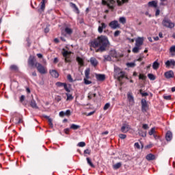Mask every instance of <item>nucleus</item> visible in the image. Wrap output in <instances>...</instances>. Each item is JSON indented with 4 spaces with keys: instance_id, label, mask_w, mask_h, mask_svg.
<instances>
[{
    "instance_id": "nucleus-1",
    "label": "nucleus",
    "mask_w": 175,
    "mask_h": 175,
    "mask_svg": "<svg viewBox=\"0 0 175 175\" xmlns=\"http://www.w3.org/2000/svg\"><path fill=\"white\" fill-rule=\"evenodd\" d=\"M90 47H99L96 50V53H99V51H105L106 50V47L110 44L109 42V38L106 37V36H100L96 39H94L90 42Z\"/></svg>"
},
{
    "instance_id": "nucleus-2",
    "label": "nucleus",
    "mask_w": 175,
    "mask_h": 175,
    "mask_svg": "<svg viewBox=\"0 0 175 175\" xmlns=\"http://www.w3.org/2000/svg\"><path fill=\"white\" fill-rule=\"evenodd\" d=\"M35 67L40 75H46V73H47V68L42 65V64L36 62Z\"/></svg>"
},
{
    "instance_id": "nucleus-3",
    "label": "nucleus",
    "mask_w": 175,
    "mask_h": 175,
    "mask_svg": "<svg viewBox=\"0 0 175 175\" xmlns=\"http://www.w3.org/2000/svg\"><path fill=\"white\" fill-rule=\"evenodd\" d=\"M162 25L163 27H165V28H170L172 29V28H174L175 23L172 22V21L167 18H165L162 21Z\"/></svg>"
},
{
    "instance_id": "nucleus-4",
    "label": "nucleus",
    "mask_w": 175,
    "mask_h": 175,
    "mask_svg": "<svg viewBox=\"0 0 175 175\" xmlns=\"http://www.w3.org/2000/svg\"><path fill=\"white\" fill-rule=\"evenodd\" d=\"M72 54V52L70 51H68L65 49H63V52H62V55L63 57H64V61L65 62L68 63V62H70V58L69 57V56Z\"/></svg>"
},
{
    "instance_id": "nucleus-5",
    "label": "nucleus",
    "mask_w": 175,
    "mask_h": 175,
    "mask_svg": "<svg viewBox=\"0 0 175 175\" xmlns=\"http://www.w3.org/2000/svg\"><path fill=\"white\" fill-rule=\"evenodd\" d=\"M120 131L122 133H128V132L131 131V126H129L128 124H124L122 126Z\"/></svg>"
},
{
    "instance_id": "nucleus-6",
    "label": "nucleus",
    "mask_w": 175,
    "mask_h": 175,
    "mask_svg": "<svg viewBox=\"0 0 175 175\" xmlns=\"http://www.w3.org/2000/svg\"><path fill=\"white\" fill-rule=\"evenodd\" d=\"M109 27L112 29H117V28H120V24L118 21H113L109 23Z\"/></svg>"
},
{
    "instance_id": "nucleus-7",
    "label": "nucleus",
    "mask_w": 175,
    "mask_h": 175,
    "mask_svg": "<svg viewBox=\"0 0 175 175\" xmlns=\"http://www.w3.org/2000/svg\"><path fill=\"white\" fill-rule=\"evenodd\" d=\"M142 103V111H147L148 110V105L147 104V100L146 99H142L141 101Z\"/></svg>"
},
{
    "instance_id": "nucleus-8",
    "label": "nucleus",
    "mask_w": 175,
    "mask_h": 175,
    "mask_svg": "<svg viewBox=\"0 0 175 175\" xmlns=\"http://www.w3.org/2000/svg\"><path fill=\"white\" fill-rule=\"evenodd\" d=\"M127 99L131 105H133L135 103V99L133 98V94L132 93L129 92L127 94Z\"/></svg>"
},
{
    "instance_id": "nucleus-9",
    "label": "nucleus",
    "mask_w": 175,
    "mask_h": 175,
    "mask_svg": "<svg viewBox=\"0 0 175 175\" xmlns=\"http://www.w3.org/2000/svg\"><path fill=\"white\" fill-rule=\"evenodd\" d=\"M144 42V38L138 37L135 40V46H138L139 47H142L143 46V42Z\"/></svg>"
},
{
    "instance_id": "nucleus-10",
    "label": "nucleus",
    "mask_w": 175,
    "mask_h": 175,
    "mask_svg": "<svg viewBox=\"0 0 175 175\" xmlns=\"http://www.w3.org/2000/svg\"><path fill=\"white\" fill-rule=\"evenodd\" d=\"M164 76L165 79H173L174 77V72L172 70L167 71L165 72Z\"/></svg>"
},
{
    "instance_id": "nucleus-11",
    "label": "nucleus",
    "mask_w": 175,
    "mask_h": 175,
    "mask_svg": "<svg viewBox=\"0 0 175 175\" xmlns=\"http://www.w3.org/2000/svg\"><path fill=\"white\" fill-rule=\"evenodd\" d=\"M172 139L173 133H172V131H168L165 135V139L167 140V142H171Z\"/></svg>"
},
{
    "instance_id": "nucleus-12",
    "label": "nucleus",
    "mask_w": 175,
    "mask_h": 175,
    "mask_svg": "<svg viewBox=\"0 0 175 175\" xmlns=\"http://www.w3.org/2000/svg\"><path fill=\"white\" fill-rule=\"evenodd\" d=\"M47 0H42L40 3V9L38 10V12L40 13H42V12H44V9H46V1Z\"/></svg>"
},
{
    "instance_id": "nucleus-13",
    "label": "nucleus",
    "mask_w": 175,
    "mask_h": 175,
    "mask_svg": "<svg viewBox=\"0 0 175 175\" xmlns=\"http://www.w3.org/2000/svg\"><path fill=\"white\" fill-rule=\"evenodd\" d=\"M107 25L105 23H102L100 25L98 26V31L99 33H102L103 32V29H106Z\"/></svg>"
},
{
    "instance_id": "nucleus-14",
    "label": "nucleus",
    "mask_w": 175,
    "mask_h": 175,
    "mask_svg": "<svg viewBox=\"0 0 175 175\" xmlns=\"http://www.w3.org/2000/svg\"><path fill=\"white\" fill-rule=\"evenodd\" d=\"M35 57L30 55L28 59V65L35 66Z\"/></svg>"
},
{
    "instance_id": "nucleus-15",
    "label": "nucleus",
    "mask_w": 175,
    "mask_h": 175,
    "mask_svg": "<svg viewBox=\"0 0 175 175\" xmlns=\"http://www.w3.org/2000/svg\"><path fill=\"white\" fill-rule=\"evenodd\" d=\"M116 79H117L119 81H121L124 77H125V72L124 71L120 72L118 75H116Z\"/></svg>"
},
{
    "instance_id": "nucleus-16",
    "label": "nucleus",
    "mask_w": 175,
    "mask_h": 175,
    "mask_svg": "<svg viewBox=\"0 0 175 175\" xmlns=\"http://www.w3.org/2000/svg\"><path fill=\"white\" fill-rule=\"evenodd\" d=\"M50 75H51L52 77H55V79H57L59 77V74H58V72L55 70H51L49 71Z\"/></svg>"
},
{
    "instance_id": "nucleus-17",
    "label": "nucleus",
    "mask_w": 175,
    "mask_h": 175,
    "mask_svg": "<svg viewBox=\"0 0 175 175\" xmlns=\"http://www.w3.org/2000/svg\"><path fill=\"white\" fill-rule=\"evenodd\" d=\"M12 122L14 124H21L23 123V118L21 117H15L12 119Z\"/></svg>"
},
{
    "instance_id": "nucleus-18",
    "label": "nucleus",
    "mask_w": 175,
    "mask_h": 175,
    "mask_svg": "<svg viewBox=\"0 0 175 175\" xmlns=\"http://www.w3.org/2000/svg\"><path fill=\"white\" fill-rule=\"evenodd\" d=\"M96 77L97 80H98V81H103L106 79V77L105 76V75H100V74L96 75Z\"/></svg>"
},
{
    "instance_id": "nucleus-19",
    "label": "nucleus",
    "mask_w": 175,
    "mask_h": 175,
    "mask_svg": "<svg viewBox=\"0 0 175 175\" xmlns=\"http://www.w3.org/2000/svg\"><path fill=\"white\" fill-rule=\"evenodd\" d=\"M70 5L74 9V12H76L77 14L80 13V10H79V8H77V5L73 3H70Z\"/></svg>"
},
{
    "instance_id": "nucleus-20",
    "label": "nucleus",
    "mask_w": 175,
    "mask_h": 175,
    "mask_svg": "<svg viewBox=\"0 0 175 175\" xmlns=\"http://www.w3.org/2000/svg\"><path fill=\"white\" fill-rule=\"evenodd\" d=\"M165 65L167 67H169L172 65V66H175V61L174 59L167 60L165 62Z\"/></svg>"
},
{
    "instance_id": "nucleus-21",
    "label": "nucleus",
    "mask_w": 175,
    "mask_h": 175,
    "mask_svg": "<svg viewBox=\"0 0 175 175\" xmlns=\"http://www.w3.org/2000/svg\"><path fill=\"white\" fill-rule=\"evenodd\" d=\"M90 64L92 66H96L98 65V60L95 57H91Z\"/></svg>"
},
{
    "instance_id": "nucleus-22",
    "label": "nucleus",
    "mask_w": 175,
    "mask_h": 175,
    "mask_svg": "<svg viewBox=\"0 0 175 175\" xmlns=\"http://www.w3.org/2000/svg\"><path fill=\"white\" fill-rule=\"evenodd\" d=\"M148 5L151 8H157V6H158V3L155 1H149Z\"/></svg>"
},
{
    "instance_id": "nucleus-23",
    "label": "nucleus",
    "mask_w": 175,
    "mask_h": 175,
    "mask_svg": "<svg viewBox=\"0 0 175 175\" xmlns=\"http://www.w3.org/2000/svg\"><path fill=\"white\" fill-rule=\"evenodd\" d=\"M120 72H122V71L121 70V69H120V68H118L117 66L114 67V76H115V77L116 76H118V75H120Z\"/></svg>"
},
{
    "instance_id": "nucleus-24",
    "label": "nucleus",
    "mask_w": 175,
    "mask_h": 175,
    "mask_svg": "<svg viewBox=\"0 0 175 175\" xmlns=\"http://www.w3.org/2000/svg\"><path fill=\"white\" fill-rule=\"evenodd\" d=\"M147 161H154L155 159V155L150 153L146 156Z\"/></svg>"
},
{
    "instance_id": "nucleus-25",
    "label": "nucleus",
    "mask_w": 175,
    "mask_h": 175,
    "mask_svg": "<svg viewBox=\"0 0 175 175\" xmlns=\"http://www.w3.org/2000/svg\"><path fill=\"white\" fill-rule=\"evenodd\" d=\"M141 49H142V46L135 45V47L133 49L132 51H133V53L137 54V53H139V51H140Z\"/></svg>"
},
{
    "instance_id": "nucleus-26",
    "label": "nucleus",
    "mask_w": 175,
    "mask_h": 175,
    "mask_svg": "<svg viewBox=\"0 0 175 175\" xmlns=\"http://www.w3.org/2000/svg\"><path fill=\"white\" fill-rule=\"evenodd\" d=\"M64 31L66 32V33H67V35H71L72 33H73V30L68 27L64 29Z\"/></svg>"
},
{
    "instance_id": "nucleus-27",
    "label": "nucleus",
    "mask_w": 175,
    "mask_h": 175,
    "mask_svg": "<svg viewBox=\"0 0 175 175\" xmlns=\"http://www.w3.org/2000/svg\"><path fill=\"white\" fill-rule=\"evenodd\" d=\"M152 68L154 70H157V69L159 68V64L158 62V61H155L153 64H152Z\"/></svg>"
},
{
    "instance_id": "nucleus-28",
    "label": "nucleus",
    "mask_w": 175,
    "mask_h": 175,
    "mask_svg": "<svg viewBox=\"0 0 175 175\" xmlns=\"http://www.w3.org/2000/svg\"><path fill=\"white\" fill-rule=\"evenodd\" d=\"M138 135L139 136H142V137H146V136H147V132L146 131H143L142 130H139Z\"/></svg>"
},
{
    "instance_id": "nucleus-29",
    "label": "nucleus",
    "mask_w": 175,
    "mask_h": 175,
    "mask_svg": "<svg viewBox=\"0 0 175 175\" xmlns=\"http://www.w3.org/2000/svg\"><path fill=\"white\" fill-rule=\"evenodd\" d=\"M109 55L111 57H113V58H117V52L116 51V50H111L109 52Z\"/></svg>"
},
{
    "instance_id": "nucleus-30",
    "label": "nucleus",
    "mask_w": 175,
    "mask_h": 175,
    "mask_svg": "<svg viewBox=\"0 0 175 175\" xmlns=\"http://www.w3.org/2000/svg\"><path fill=\"white\" fill-rule=\"evenodd\" d=\"M30 106L33 107V109H38V105H36V101L32 100L30 103Z\"/></svg>"
},
{
    "instance_id": "nucleus-31",
    "label": "nucleus",
    "mask_w": 175,
    "mask_h": 175,
    "mask_svg": "<svg viewBox=\"0 0 175 175\" xmlns=\"http://www.w3.org/2000/svg\"><path fill=\"white\" fill-rule=\"evenodd\" d=\"M80 126L77 124H72L70 125V129H73L74 131H77V129H79Z\"/></svg>"
},
{
    "instance_id": "nucleus-32",
    "label": "nucleus",
    "mask_w": 175,
    "mask_h": 175,
    "mask_svg": "<svg viewBox=\"0 0 175 175\" xmlns=\"http://www.w3.org/2000/svg\"><path fill=\"white\" fill-rule=\"evenodd\" d=\"M90 68H87L85 70V79H90Z\"/></svg>"
},
{
    "instance_id": "nucleus-33",
    "label": "nucleus",
    "mask_w": 175,
    "mask_h": 175,
    "mask_svg": "<svg viewBox=\"0 0 175 175\" xmlns=\"http://www.w3.org/2000/svg\"><path fill=\"white\" fill-rule=\"evenodd\" d=\"M121 166H122V163H121V162H119V163H117L116 164H114L113 165V169L117 170V169H120Z\"/></svg>"
},
{
    "instance_id": "nucleus-34",
    "label": "nucleus",
    "mask_w": 175,
    "mask_h": 175,
    "mask_svg": "<svg viewBox=\"0 0 175 175\" xmlns=\"http://www.w3.org/2000/svg\"><path fill=\"white\" fill-rule=\"evenodd\" d=\"M87 163L89 164V165L91 167H95V165H94V163H92V161H91V159L89 157L86 158Z\"/></svg>"
},
{
    "instance_id": "nucleus-35",
    "label": "nucleus",
    "mask_w": 175,
    "mask_h": 175,
    "mask_svg": "<svg viewBox=\"0 0 175 175\" xmlns=\"http://www.w3.org/2000/svg\"><path fill=\"white\" fill-rule=\"evenodd\" d=\"M77 61L81 65V66H83L84 65V62L83 61V59H81L79 57H77Z\"/></svg>"
},
{
    "instance_id": "nucleus-36",
    "label": "nucleus",
    "mask_w": 175,
    "mask_h": 175,
    "mask_svg": "<svg viewBox=\"0 0 175 175\" xmlns=\"http://www.w3.org/2000/svg\"><path fill=\"white\" fill-rule=\"evenodd\" d=\"M10 70H14V72H17L18 70V67L16 65H12L10 67Z\"/></svg>"
},
{
    "instance_id": "nucleus-37",
    "label": "nucleus",
    "mask_w": 175,
    "mask_h": 175,
    "mask_svg": "<svg viewBox=\"0 0 175 175\" xmlns=\"http://www.w3.org/2000/svg\"><path fill=\"white\" fill-rule=\"evenodd\" d=\"M66 95L67 96L66 100H73V96L69 93H66Z\"/></svg>"
},
{
    "instance_id": "nucleus-38",
    "label": "nucleus",
    "mask_w": 175,
    "mask_h": 175,
    "mask_svg": "<svg viewBox=\"0 0 175 175\" xmlns=\"http://www.w3.org/2000/svg\"><path fill=\"white\" fill-rule=\"evenodd\" d=\"M109 2H111V3H113V2H114V1H113V0H103L102 4L103 5H109Z\"/></svg>"
},
{
    "instance_id": "nucleus-39",
    "label": "nucleus",
    "mask_w": 175,
    "mask_h": 175,
    "mask_svg": "<svg viewBox=\"0 0 175 175\" xmlns=\"http://www.w3.org/2000/svg\"><path fill=\"white\" fill-rule=\"evenodd\" d=\"M95 96H96V94L92 93V92H90L88 94V99H92V98H95Z\"/></svg>"
},
{
    "instance_id": "nucleus-40",
    "label": "nucleus",
    "mask_w": 175,
    "mask_h": 175,
    "mask_svg": "<svg viewBox=\"0 0 175 175\" xmlns=\"http://www.w3.org/2000/svg\"><path fill=\"white\" fill-rule=\"evenodd\" d=\"M83 81H84V83L86 84V85H88L92 83V82L91 81H89L88 79L87 78H84Z\"/></svg>"
},
{
    "instance_id": "nucleus-41",
    "label": "nucleus",
    "mask_w": 175,
    "mask_h": 175,
    "mask_svg": "<svg viewBox=\"0 0 175 175\" xmlns=\"http://www.w3.org/2000/svg\"><path fill=\"white\" fill-rule=\"evenodd\" d=\"M150 136H152L154 133H155V127L152 128L150 131L148 132Z\"/></svg>"
},
{
    "instance_id": "nucleus-42",
    "label": "nucleus",
    "mask_w": 175,
    "mask_h": 175,
    "mask_svg": "<svg viewBox=\"0 0 175 175\" xmlns=\"http://www.w3.org/2000/svg\"><path fill=\"white\" fill-rule=\"evenodd\" d=\"M119 21L120 23H121L122 24H125L126 23V19H125L124 17H120L119 18Z\"/></svg>"
},
{
    "instance_id": "nucleus-43",
    "label": "nucleus",
    "mask_w": 175,
    "mask_h": 175,
    "mask_svg": "<svg viewBox=\"0 0 175 175\" xmlns=\"http://www.w3.org/2000/svg\"><path fill=\"white\" fill-rule=\"evenodd\" d=\"M136 66V64L133 62L126 64V66H128V68H134V66Z\"/></svg>"
},
{
    "instance_id": "nucleus-44",
    "label": "nucleus",
    "mask_w": 175,
    "mask_h": 175,
    "mask_svg": "<svg viewBox=\"0 0 175 175\" xmlns=\"http://www.w3.org/2000/svg\"><path fill=\"white\" fill-rule=\"evenodd\" d=\"M148 77L150 80H155V76L153 74H148Z\"/></svg>"
},
{
    "instance_id": "nucleus-45",
    "label": "nucleus",
    "mask_w": 175,
    "mask_h": 175,
    "mask_svg": "<svg viewBox=\"0 0 175 175\" xmlns=\"http://www.w3.org/2000/svg\"><path fill=\"white\" fill-rule=\"evenodd\" d=\"M139 94H141L142 96H148V93L143 92L142 90H139Z\"/></svg>"
},
{
    "instance_id": "nucleus-46",
    "label": "nucleus",
    "mask_w": 175,
    "mask_h": 175,
    "mask_svg": "<svg viewBox=\"0 0 175 175\" xmlns=\"http://www.w3.org/2000/svg\"><path fill=\"white\" fill-rule=\"evenodd\" d=\"M78 147H85V142H81L77 144Z\"/></svg>"
},
{
    "instance_id": "nucleus-47",
    "label": "nucleus",
    "mask_w": 175,
    "mask_h": 175,
    "mask_svg": "<svg viewBox=\"0 0 175 175\" xmlns=\"http://www.w3.org/2000/svg\"><path fill=\"white\" fill-rule=\"evenodd\" d=\"M104 58H105V61H111V55H105Z\"/></svg>"
},
{
    "instance_id": "nucleus-48",
    "label": "nucleus",
    "mask_w": 175,
    "mask_h": 175,
    "mask_svg": "<svg viewBox=\"0 0 175 175\" xmlns=\"http://www.w3.org/2000/svg\"><path fill=\"white\" fill-rule=\"evenodd\" d=\"M56 85L57 87H64V85H65V83L57 82Z\"/></svg>"
},
{
    "instance_id": "nucleus-49",
    "label": "nucleus",
    "mask_w": 175,
    "mask_h": 175,
    "mask_svg": "<svg viewBox=\"0 0 175 175\" xmlns=\"http://www.w3.org/2000/svg\"><path fill=\"white\" fill-rule=\"evenodd\" d=\"M110 107V103H107L105 105L103 109L104 110H107Z\"/></svg>"
},
{
    "instance_id": "nucleus-50",
    "label": "nucleus",
    "mask_w": 175,
    "mask_h": 175,
    "mask_svg": "<svg viewBox=\"0 0 175 175\" xmlns=\"http://www.w3.org/2000/svg\"><path fill=\"white\" fill-rule=\"evenodd\" d=\"M120 33H121V31L120 30H117L116 31H115L114 33L115 38H117V36H119Z\"/></svg>"
},
{
    "instance_id": "nucleus-51",
    "label": "nucleus",
    "mask_w": 175,
    "mask_h": 175,
    "mask_svg": "<svg viewBox=\"0 0 175 175\" xmlns=\"http://www.w3.org/2000/svg\"><path fill=\"white\" fill-rule=\"evenodd\" d=\"M139 78L140 80H146V77L144 75H139Z\"/></svg>"
},
{
    "instance_id": "nucleus-52",
    "label": "nucleus",
    "mask_w": 175,
    "mask_h": 175,
    "mask_svg": "<svg viewBox=\"0 0 175 175\" xmlns=\"http://www.w3.org/2000/svg\"><path fill=\"white\" fill-rule=\"evenodd\" d=\"M67 79H68V80H69V81H70V83H72V82H73V79H72V75H68Z\"/></svg>"
},
{
    "instance_id": "nucleus-53",
    "label": "nucleus",
    "mask_w": 175,
    "mask_h": 175,
    "mask_svg": "<svg viewBox=\"0 0 175 175\" xmlns=\"http://www.w3.org/2000/svg\"><path fill=\"white\" fill-rule=\"evenodd\" d=\"M134 147H135V148H137L138 150H140V144H139V142L135 143Z\"/></svg>"
},
{
    "instance_id": "nucleus-54",
    "label": "nucleus",
    "mask_w": 175,
    "mask_h": 175,
    "mask_svg": "<svg viewBox=\"0 0 175 175\" xmlns=\"http://www.w3.org/2000/svg\"><path fill=\"white\" fill-rule=\"evenodd\" d=\"M163 98H164V99H165V100H170V99H172V96H170V95L164 96Z\"/></svg>"
},
{
    "instance_id": "nucleus-55",
    "label": "nucleus",
    "mask_w": 175,
    "mask_h": 175,
    "mask_svg": "<svg viewBox=\"0 0 175 175\" xmlns=\"http://www.w3.org/2000/svg\"><path fill=\"white\" fill-rule=\"evenodd\" d=\"M120 139H126V135L125 134H120L119 135Z\"/></svg>"
},
{
    "instance_id": "nucleus-56",
    "label": "nucleus",
    "mask_w": 175,
    "mask_h": 175,
    "mask_svg": "<svg viewBox=\"0 0 175 175\" xmlns=\"http://www.w3.org/2000/svg\"><path fill=\"white\" fill-rule=\"evenodd\" d=\"M64 88L67 92H70V90L68 88V85H66V83L64 84Z\"/></svg>"
},
{
    "instance_id": "nucleus-57",
    "label": "nucleus",
    "mask_w": 175,
    "mask_h": 175,
    "mask_svg": "<svg viewBox=\"0 0 175 175\" xmlns=\"http://www.w3.org/2000/svg\"><path fill=\"white\" fill-rule=\"evenodd\" d=\"M170 53H175V46H172L170 49Z\"/></svg>"
},
{
    "instance_id": "nucleus-58",
    "label": "nucleus",
    "mask_w": 175,
    "mask_h": 175,
    "mask_svg": "<svg viewBox=\"0 0 175 175\" xmlns=\"http://www.w3.org/2000/svg\"><path fill=\"white\" fill-rule=\"evenodd\" d=\"M84 154H88V155H90L91 154V150H90L89 149H86L84 150Z\"/></svg>"
},
{
    "instance_id": "nucleus-59",
    "label": "nucleus",
    "mask_w": 175,
    "mask_h": 175,
    "mask_svg": "<svg viewBox=\"0 0 175 175\" xmlns=\"http://www.w3.org/2000/svg\"><path fill=\"white\" fill-rule=\"evenodd\" d=\"M142 128H143V129H148V124H144L143 125H142Z\"/></svg>"
},
{
    "instance_id": "nucleus-60",
    "label": "nucleus",
    "mask_w": 175,
    "mask_h": 175,
    "mask_svg": "<svg viewBox=\"0 0 175 175\" xmlns=\"http://www.w3.org/2000/svg\"><path fill=\"white\" fill-rule=\"evenodd\" d=\"M65 116H70V110L68 109L66 112H64Z\"/></svg>"
},
{
    "instance_id": "nucleus-61",
    "label": "nucleus",
    "mask_w": 175,
    "mask_h": 175,
    "mask_svg": "<svg viewBox=\"0 0 175 175\" xmlns=\"http://www.w3.org/2000/svg\"><path fill=\"white\" fill-rule=\"evenodd\" d=\"M94 113H95V111H91V112L87 113L86 116H87L88 117H90V116H92V115L94 114Z\"/></svg>"
},
{
    "instance_id": "nucleus-62",
    "label": "nucleus",
    "mask_w": 175,
    "mask_h": 175,
    "mask_svg": "<svg viewBox=\"0 0 175 175\" xmlns=\"http://www.w3.org/2000/svg\"><path fill=\"white\" fill-rule=\"evenodd\" d=\"M25 100V96L22 95V96H21V98H20V100H21V102H24Z\"/></svg>"
},
{
    "instance_id": "nucleus-63",
    "label": "nucleus",
    "mask_w": 175,
    "mask_h": 175,
    "mask_svg": "<svg viewBox=\"0 0 175 175\" xmlns=\"http://www.w3.org/2000/svg\"><path fill=\"white\" fill-rule=\"evenodd\" d=\"M59 116L60 117H64V116H65V112H64L63 111H60Z\"/></svg>"
},
{
    "instance_id": "nucleus-64",
    "label": "nucleus",
    "mask_w": 175,
    "mask_h": 175,
    "mask_svg": "<svg viewBox=\"0 0 175 175\" xmlns=\"http://www.w3.org/2000/svg\"><path fill=\"white\" fill-rule=\"evenodd\" d=\"M70 131V129H64V132H65V133H66V135H68V133H69V131Z\"/></svg>"
}]
</instances>
